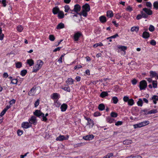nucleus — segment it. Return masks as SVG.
<instances>
[{"mask_svg": "<svg viewBox=\"0 0 158 158\" xmlns=\"http://www.w3.org/2000/svg\"><path fill=\"white\" fill-rule=\"evenodd\" d=\"M140 13L142 15L143 18H147L148 15H151L153 13L152 11L150 9L147 8H143Z\"/></svg>", "mask_w": 158, "mask_h": 158, "instance_id": "nucleus-1", "label": "nucleus"}, {"mask_svg": "<svg viewBox=\"0 0 158 158\" xmlns=\"http://www.w3.org/2000/svg\"><path fill=\"white\" fill-rule=\"evenodd\" d=\"M40 88L39 87H33L28 92V95L33 96L39 94L40 92Z\"/></svg>", "mask_w": 158, "mask_h": 158, "instance_id": "nucleus-2", "label": "nucleus"}, {"mask_svg": "<svg viewBox=\"0 0 158 158\" xmlns=\"http://www.w3.org/2000/svg\"><path fill=\"white\" fill-rule=\"evenodd\" d=\"M44 64L43 62L40 60H38L37 61V64L33 68V72H36L42 67Z\"/></svg>", "mask_w": 158, "mask_h": 158, "instance_id": "nucleus-3", "label": "nucleus"}, {"mask_svg": "<svg viewBox=\"0 0 158 158\" xmlns=\"http://www.w3.org/2000/svg\"><path fill=\"white\" fill-rule=\"evenodd\" d=\"M147 86V83L145 80H143L140 82L139 88L141 90L145 89Z\"/></svg>", "mask_w": 158, "mask_h": 158, "instance_id": "nucleus-4", "label": "nucleus"}, {"mask_svg": "<svg viewBox=\"0 0 158 158\" xmlns=\"http://www.w3.org/2000/svg\"><path fill=\"white\" fill-rule=\"evenodd\" d=\"M69 136L68 135L64 136V135H60L59 136L56 138V139L57 141H63L68 139Z\"/></svg>", "mask_w": 158, "mask_h": 158, "instance_id": "nucleus-5", "label": "nucleus"}, {"mask_svg": "<svg viewBox=\"0 0 158 158\" xmlns=\"http://www.w3.org/2000/svg\"><path fill=\"white\" fill-rule=\"evenodd\" d=\"M29 121L31 125L32 124L34 125L36 124L37 122L36 117L34 116H32L29 120Z\"/></svg>", "mask_w": 158, "mask_h": 158, "instance_id": "nucleus-6", "label": "nucleus"}, {"mask_svg": "<svg viewBox=\"0 0 158 158\" xmlns=\"http://www.w3.org/2000/svg\"><path fill=\"white\" fill-rule=\"evenodd\" d=\"M31 126V125L28 122H23L22 124V127L25 129Z\"/></svg>", "mask_w": 158, "mask_h": 158, "instance_id": "nucleus-7", "label": "nucleus"}, {"mask_svg": "<svg viewBox=\"0 0 158 158\" xmlns=\"http://www.w3.org/2000/svg\"><path fill=\"white\" fill-rule=\"evenodd\" d=\"M81 8V6L79 5L76 4L74 6L73 10L74 12L78 14V12L80 10Z\"/></svg>", "mask_w": 158, "mask_h": 158, "instance_id": "nucleus-8", "label": "nucleus"}, {"mask_svg": "<svg viewBox=\"0 0 158 158\" xmlns=\"http://www.w3.org/2000/svg\"><path fill=\"white\" fill-rule=\"evenodd\" d=\"M34 115L40 118L41 117V116L42 115H43L44 114L41 112L40 110H36L34 112Z\"/></svg>", "mask_w": 158, "mask_h": 158, "instance_id": "nucleus-9", "label": "nucleus"}, {"mask_svg": "<svg viewBox=\"0 0 158 158\" xmlns=\"http://www.w3.org/2000/svg\"><path fill=\"white\" fill-rule=\"evenodd\" d=\"M83 10L86 11H89L90 10V7L89 5L87 3L85 4L82 6Z\"/></svg>", "mask_w": 158, "mask_h": 158, "instance_id": "nucleus-10", "label": "nucleus"}, {"mask_svg": "<svg viewBox=\"0 0 158 158\" xmlns=\"http://www.w3.org/2000/svg\"><path fill=\"white\" fill-rule=\"evenodd\" d=\"M81 35V33L77 32L75 34L74 36V38L75 41H77L78 40L79 38L80 37V36Z\"/></svg>", "mask_w": 158, "mask_h": 158, "instance_id": "nucleus-11", "label": "nucleus"}, {"mask_svg": "<svg viewBox=\"0 0 158 158\" xmlns=\"http://www.w3.org/2000/svg\"><path fill=\"white\" fill-rule=\"evenodd\" d=\"M94 136L93 135H89L84 136L83 138L85 140H91L94 138Z\"/></svg>", "mask_w": 158, "mask_h": 158, "instance_id": "nucleus-12", "label": "nucleus"}, {"mask_svg": "<svg viewBox=\"0 0 158 158\" xmlns=\"http://www.w3.org/2000/svg\"><path fill=\"white\" fill-rule=\"evenodd\" d=\"M60 95L57 93H54L51 96V98L53 99H56L59 98Z\"/></svg>", "mask_w": 158, "mask_h": 158, "instance_id": "nucleus-13", "label": "nucleus"}, {"mask_svg": "<svg viewBox=\"0 0 158 158\" xmlns=\"http://www.w3.org/2000/svg\"><path fill=\"white\" fill-rule=\"evenodd\" d=\"M150 36V34L148 32L144 31L142 34V37L145 39H147Z\"/></svg>", "mask_w": 158, "mask_h": 158, "instance_id": "nucleus-14", "label": "nucleus"}, {"mask_svg": "<svg viewBox=\"0 0 158 158\" xmlns=\"http://www.w3.org/2000/svg\"><path fill=\"white\" fill-rule=\"evenodd\" d=\"M150 76L152 77H156L158 78V74L155 71H151L150 72Z\"/></svg>", "mask_w": 158, "mask_h": 158, "instance_id": "nucleus-15", "label": "nucleus"}, {"mask_svg": "<svg viewBox=\"0 0 158 158\" xmlns=\"http://www.w3.org/2000/svg\"><path fill=\"white\" fill-rule=\"evenodd\" d=\"M67 105L66 104H63L60 106L61 111H65L67 108Z\"/></svg>", "mask_w": 158, "mask_h": 158, "instance_id": "nucleus-16", "label": "nucleus"}, {"mask_svg": "<svg viewBox=\"0 0 158 158\" xmlns=\"http://www.w3.org/2000/svg\"><path fill=\"white\" fill-rule=\"evenodd\" d=\"M151 99L153 100V102L155 104L156 103V101H158V96L157 95H153Z\"/></svg>", "mask_w": 158, "mask_h": 158, "instance_id": "nucleus-17", "label": "nucleus"}, {"mask_svg": "<svg viewBox=\"0 0 158 158\" xmlns=\"http://www.w3.org/2000/svg\"><path fill=\"white\" fill-rule=\"evenodd\" d=\"M100 21L102 23H104L106 21V18L104 16H102L99 18Z\"/></svg>", "mask_w": 158, "mask_h": 158, "instance_id": "nucleus-18", "label": "nucleus"}, {"mask_svg": "<svg viewBox=\"0 0 158 158\" xmlns=\"http://www.w3.org/2000/svg\"><path fill=\"white\" fill-rule=\"evenodd\" d=\"M60 11L59 9L57 7H54L52 9V12L54 15L58 13Z\"/></svg>", "mask_w": 158, "mask_h": 158, "instance_id": "nucleus-19", "label": "nucleus"}, {"mask_svg": "<svg viewBox=\"0 0 158 158\" xmlns=\"http://www.w3.org/2000/svg\"><path fill=\"white\" fill-rule=\"evenodd\" d=\"M58 17L59 19H62L64 17V14L63 11H60L58 13Z\"/></svg>", "mask_w": 158, "mask_h": 158, "instance_id": "nucleus-20", "label": "nucleus"}, {"mask_svg": "<svg viewBox=\"0 0 158 158\" xmlns=\"http://www.w3.org/2000/svg\"><path fill=\"white\" fill-rule=\"evenodd\" d=\"M131 30L132 32L135 31L137 32L139 30V27L138 26L133 27L131 28Z\"/></svg>", "mask_w": 158, "mask_h": 158, "instance_id": "nucleus-21", "label": "nucleus"}, {"mask_svg": "<svg viewBox=\"0 0 158 158\" xmlns=\"http://www.w3.org/2000/svg\"><path fill=\"white\" fill-rule=\"evenodd\" d=\"M66 82V83L69 85H72L73 83V79L71 78H68Z\"/></svg>", "mask_w": 158, "mask_h": 158, "instance_id": "nucleus-22", "label": "nucleus"}, {"mask_svg": "<svg viewBox=\"0 0 158 158\" xmlns=\"http://www.w3.org/2000/svg\"><path fill=\"white\" fill-rule=\"evenodd\" d=\"M64 27V23H60L56 27V29H60L63 28Z\"/></svg>", "mask_w": 158, "mask_h": 158, "instance_id": "nucleus-23", "label": "nucleus"}, {"mask_svg": "<svg viewBox=\"0 0 158 158\" xmlns=\"http://www.w3.org/2000/svg\"><path fill=\"white\" fill-rule=\"evenodd\" d=\"M107 16L109 18H111L113 16V14L112 11L109 10L107 12Z\"/></svg>", "mask_w": 158, "mask_h": 158, "instance_id": "nucleus-24", "label": "nucleus"}, {"mask_svg": "<svg viewBox=\"0 0 158 158\" xmlns=\"http://www.w3.org/2000/svg\"><path fill=\"white\" fill-rule=\"evenodd\" d=\"M132 142L131 140L129 139H127L123 141V144L125 145H128L131 144Z\"/></svg>", "mask_w": 158, "mask_h": 158, "instance_id": "nucleus-25", "label": "nucleus"}, {"mask_svg": "<svg viewBox=\"0 0 158 158\" xmlns=\"http://www.w3.org/2000/svg\"><path fill=\"white\" fill-rule=\"evenodd\" d=\"M73 19L75 20V21L77 23H79L80 21V19L79 18L78 19L77 17V15L75 14L73 16Z\"/></svg>", "mask_w": 158, "mask_h": 158, "instance_id": "nucleus-26", "label": "nucleus"}, {"mask_svg": "<svg viewBox=\"0 0 158 158\" xmlns=\"http://www.w3.org/2000/svg\"><path fill=\"white\" fill-rule=\"evenodd\" d=\"M64 11L65 12H69L71 10V9L68 5H65L64 6Z\"/></svg>", "mask_w": 158, "mask_h": 158, "instance_id": "nucleus-27", "label": "nucleus"}, {"mask_svg": "<svg viewBox=\"0 0 158 158\" xmlns=\"http://www.w3.org/2000/svg\"><path fill=\"white\" fill-rule=\"evenodd\" d=\"M118 48L120 49H121L122 51H125L127 49V47L124 46H120L119 45L117 47Z\"/></svg>", "mask_w": 158, "mask_h": 158, "instance_id": "nucleus-28", "label": "nucleus"}, {"mask_svg": "<svg viewBox=\"0 0 158 158\" xmlns=\"http://www.w3.org/2000/svg\"><path fill=\"white\" fill-rule=\"evenodd\" d=\"M108 95V94L106 92L103 91L102 92L100 95V96L102 98H103Z\"/></svg>", "mask_w": 158, "mask_h": 158, "instance_id": "nucleus-29", "label": "nucleus"}, {"mask_svg": "<svg viewBox=\"0 0 158 158\" xmlns=\"http://www.w3.org/2000/svg\"><path fill=\"white\" fill-rule=\"evenodd\" d=\"M27 63L30 66H32L34 64L33 60L32 59H29L27 60Z\"/></svg>", "mask_w": 158, "mask_h": 158, "instance_id": "nucleus-30", "label": "nucleus"}, {"mask_svg": "<svg viewBox=\"0 0 158 158\" xmlns=\"http://www.w3.org/2000/svg\"><path fill=\"white\" fill-rule=\"evenodd\" d=\"M141 123L142 127L147 126L149 124V122L148 121H145Z\"/></svg>", "mask_w": 158, "mask_h": 158, "instance_id": "nucleus-31", "label": "nucleus"}, {"mask_svg": "<svg viewBox=\"0 0 158 158\" xmlns=\"http://www.w3.org/2000/svg\"><path fill=\"white\" fill-rule=\"evenodd\" d=\"M105 106L103 104H101L98 106V108L100 110H102L105 109Z\"/></svg>", "mask_w": 158, "mask_h": 158, "instance_id": "nucleus-32", "label": "nucleus"}, {"mask_svg": "<svg viewBox=\"0 0 158 158\" xmlns=\"http://www.w3.org/2000/svg\"><path fill=\"white\" fill-rule=\"evenodd\" d=\"M87 11L82 10L81 12V13H78V14L80 15L81 16V15H82L86 17L87 15Z\"/></svg>", "mask_w": 158, "mask_h": 158, "instance_id": "nucleus-33", "label": "nucleus"}, {"mask_svg": "<svg viewBox=\"0 0 158 158\" xmlns=\"http://www.w3.org/2000/svg\"><path fill=\"white\" fill-rule=\"evenodd\" d=\"M154 8L157 10L158 9V2H155L153 3Z\"/></svg>", "mask_w": 158, "mask_h": 158, "instance_id": "nucleus-34", "label": "nucleus"}, {"mask_svg": "<svg viewBox=\"0 0 158 158\" xmlns=\"http://www.w3.org/2000/svg\"><path fill=\"white\" fill-rule=\"evenodd\" d=\"M113 156V153H108L105 156H104L102 158H110Z\"/></svg>", "mask_w": 158, "mask_h": 158, "instance_id": "nucleus-35", "label": "nucleus"}, {"mask_svg": "<svg viewBox=\"0 0 158 158\" xmlns=\"http://www.w3.org/2000/svg\"><path fill=\"white\" fill-rule=\"evenodd\" d=\"M133 127L135 128H140L142 127L141 123L134 125Z\"/></svg>", "mask_w": 158, "mask_h": 158, "instance_id": "nucleus-36", "label": "nucleus"}, {"mask_svg": "<svg viewBox=\"0 0 158 158\" xmlns=\"http://www.w3.org/2000/svg\"><path fill=\"white\" fill-rule=\"evenodd\" d=\"M17 29L19 32H20L23 30V28L21 25H19L17 27Z\"/></svg>", "mask_w": 158, "mask_h": 158, "instance_id": "nucleus-37", "label": "nucleus"}, {"mask_svg": "<svg viewBox=\"0 0 158 158\" xmlns=\"http://www.w3.org/2000/svg\"><path fill=\"white\" fill-rule=\"evenodd\" d=\"M112 100L114 104H116L118 102V99L116 97H114L112 98Z\"/></svg>", "mask_w": 158, "mask_h": 158, "instance_id": "nucleus-38", "label": "nucleus"}, {"mask_svg": "<svg viewBox=\"0 0 158 158\" xmlns=\"http://www.w3.org/2000/svg\"><path fill=\"white\" fill-rule=\"evenodd\" d=\"M127 102L128 105L130 106H132L134 104V100L132 99H129Z\"/></svg>", "mask_w": 158, "mask_h": 158, "instance_id": "nucleus-39", "label": "nucleus"}, {"mask_svg": "<svg viewBox=\"0 0 158 158\" xmlns=\"http://www.w3.org/2000/svg\"><path fill=\"white\" fill-rule=\"evenodd\" d=\"M143 101L142 99L139 98V99L137 104L138 106H142L143 105Z\"/></svg>", "mask_w": 158, "mask_h": 158, "instance_id": "nucleus-40", "label": "nucleus"}, {"mask_svg": "<svg viewBox=\"0 0 158 158\" xmlns=\"http://www.w3.org/2000/svg\"><path fill=\"white\" fill-rule=\"evenodd\" d=\"M15 64L16 67L17 68H19L22 66V63L21 62H16Z\"/></svg>", "mask_w": 158, "mask_h": 158, "instance_id": "nucleus-41", "label": "nucleus"}, {"mask_svg": "<svg viewBox=\"0 0 158 158\" xmlns=\"http://www.w3.org/2000/svg\"><path fill=\"white\" fill-rule=\"evenodd\" d=\"M157 112V111L156 109H153L149 111L148 113V114H155Z\"/></svg>", "mask_w": 158, "mask_h": 158, "instance_id": "nucleus-42", "label": "nucleus"}, {"mask_svg": "<svg viewBox=\"0 0 158 158\" xmlns=\"http://www.w3.org/2000/svg\"><path fill=\"white\" fill-rule=\"evenodd\" d=\"M146 5L147 7L150 8V9L152 8V5L151 3L149 2H147L146 3Z\"/></svg>", "mask_w": 158, "mask_h": 158, "instance_id": "nucleus-43", "label": "nucleus"}, {"mask_svg": "<svg viewBox=\"0 0 158 158\" xmlns=\"http://www.w3.org/2000/svg\"><path fill=\"white\" fill-rule=\"evenodd\" d=\"M61 88L63 89L67 92H69L70 91V89L69 86H67V87H62Z\"/></svg>", "mask_w": 158, "mask_h": 158, "instance_id": "nucleus-44", "label": "nucleus"}, {"mask_svg": "<svg viewBox=\"0 0 158 158\" xmlns=\"http://www.w3.org/2000/svg\"><path fill=\"white\" fill-rule=\"evenodd\" d=\"M27 72L26 70H23L21 71L20 74L22 76H24L26 74Z\"/></svg>", "mask_w": 158, "mask_h": 158, "instance_id": "nucleus-45", "label": "nucleus"}, {"mask_svg": "<svg viewBox=\"0 0 158 158\" xmlns=\"http://www.w3.org/2000/svg\"><path fill=\"white\" fill-rule=\"evenodd\" d=\"M54 105L57 107H59L61 105L60 103L58 101H54Z\"/></svg>", "mask_w": 158, "mask_h": 158, "instance_id": "nucleus-46", "label": "nucleus"}, {"mask_svg": "<svg viewBox=\"0 0 158 158\" xmlns=\"http://www.w3.org/2000/svg\"><path fill=\"white\" fill-rule=\"evenodd\" d=\"M153 87L154 88H156L157 87V83L156 81H153L152 82Z\"/></svg>", "mask_w": 158, "mask_h": 158, "instance_id": "nucleus-47", "label": "nucleus"}, {"mask_svg": "<svg viewBox=\"0 0 158 158\" xmlns=\"http://www.w3.org/2000/svg\"><path fill=\"white\" fill-rule=\"evenodd\" d=\"M49 39L51 41H53L55 40V37L54 35H49Z\"/></svg>", "mask_w": 158, "mask_h": 158, "instance_id": "nucleus-48", "label": "nucleus"}, {"mask_svg": "<svg viewBox=\"0 0 158 158\" xmlns=\"http://www.w3.org/2000/svg\"><path fill=\"white\" fill-rule=\"evenodd\" d=\"M149 30L150 31L152 32L155 30V27L153 25H151L149 28Z\"/></svg>", "mask_w": 158, "mask_h": 158, "instance_id": "nucleus-49", "label": "nucleus"}, {"mask_svg": "<svg viewBox=\"0 0 158 158\" xmlns=\"http://www.w3.org/2000/svg\"><path fill=\"white\" fill-rule=\"evenodd\" d=\"M110 115L112 117L115 118L117 116L118 114L116 113L112 112L110 114Z\"/></svg>", "mask_w": 158, "mask_h": 158, "instance_id": "nucleus-50", "label": "nucleus"}, {"mask_svg": "<svg viewBox=\"0 0 158 158\" xmlns=\"http://www.w3.org/2000/svg\"><path fill=\"white\" fill-rule=\"evenodd\" d=\"M107 121L110 123H111L114 122V119L111 118H108L107 119Z\"/></svg>", "mask_w": 158, "mask_h": 158, "instance_id": "nucleus-51", "label": "nucleus"}, {"mask_svg": "<svg viewBox=\"0 0 158 158\" xmlns=\"http://www.w3.org/2000/svg\"><path fill=\"white\" fill-rule=\"evenodd\" d=\"M118 36V34H116L115 35L112 36L110 37H108L107 38V39H109L115 38L117 37Z\"/></svg>", "mask_w": 158, "mask_h": 158, "instance_id": "nucleus-52", "label": "nucleus"}, {"mask_svg": "<svg viewBox=\"0 0 158 158\" xmlns=\"http://www.w3.org/2000/svg\"><path fill=\"white\" fill-rule=\"evenodd\" d=\"M82 67L81 65H80V64H79V65H76L74 67V69L75 70H78L79 69H80Z\"/></svg>", "mask_w": 158, "mask_h": 158, "instance_id": "nucleus-53", "label": "nucleus"}, {"mask_svg": "<svg viewBox=\"0 0 158 158\" xmlns=\"http://www.w3.org/2000/svg\"><path fill=\"white\" fill-rule=\"evenodd\" d=\"M18 82V80L16 79H12L11 83L14 84H16Z\"/></svg>", "mask_w": 158, "mask_h": 158, "instance_id": "nucleus-54", "label": "nucleus"}, {"mask_svg": "<svg viewBox=\"0 0 158 158\" xmlns=\"http://www.w3.org/2000/svg\"><path fill=\"white\" fill-rule=\"evenodd\" d=\"M150 43L152 45L155 46L156 44V42L154 40H152L150 41Z\"/></svg>", "mask_w": 158, "mask_h": 158, "instance_id": "nucleus-55", "label": "nucleus"}, {"mask_svg": "<svg viewBox=\"0 0 158 158\" xmlns=\"http://www.w3.org/2000/svg\"><path fill=\"white\" fill-rule=\"evenodd\" d=\"M129 99V97L127 96H124L123 98V100L125 102H127Z\"/></svg>", "mask_w": 158, "mask_h": 158, "instance_id": "nucleus-56", "label": "nucleus"}, {"mask_svg": "<svg viewBox=\"0 0 158 158\" xmlns=\"http://www.w3.org/2000/svg\"><path fill=\"white\" fill-rule=\"evenodd\" d=\"M41 117H42V121H44V122H46L47 121V118L46 117V116H44V115H42L41 116Z\"/></svg>", "mask_w": 158, "mask_h": 158, "instance_id": "nucleus-57", "label": "nucleus"}, {"mask_svg": "<svg viewBox=\"0 0 158 158\" xmlns=\"http://www.w3.org/2000/svg\"><path fill=\"white\" fill-rule=\"evenodd\" d=\"M103 45L101 43H98V44H94V48H96L98 46H102Z\"/></svg>", "mask_w": 158, "mask_h": 158, "instance_id": "nucleus-58", "label": "nucleus"}, {"mask_svg": "<svg viewBox=\"0 0 158 158\" xmlns=\"http://www.w3.org/2000/svg\"><path fill=\"white\" fill-rule=\"evenodd\" d=\"M40 103V100L39 99H37V100L35 102L34 105L35 106V107H36Z\"/></svg>", "mask_w": 158, "mask_h": 158, "instance_id": "nucleus-59", "label": "nucleus"}, {"mask_svg": "<svg viewBox=\"0 0 158 158\" xmlns=\"http://www.w3.org/2000/svg\"><path fill=\"white\" fill-rule=\"evenodd\" d=\"M115 17L116 19H119L122 17V16L119 13H118L116 14Z\"/></svg>", "mask_w": 158, "mask_h": 158, "instance_id": "nucleus-60", "label": "nucleus"}, {"mask_svg": "<svg viewBox=\"0 0 158 158\" xmlns=\"http://www.w3.org/2000/svg\"><path fill=\"white\" fill-rule=\"evenodd\" d=\"M122 123L123 122L122 121H118L115 123V125L117 126L120 125L122 124Z\"/></svg>", "mask_w": 158, "mask_h": 158, "instance_id": "nucleus-61", "label": "nucleus"}, {"mask_svg": "<svg viewBox=\"0 0 158 158\" xmlns=\"http://www.w3.org/2000/svg\"><path fill=\"white\" fill-rule=\"evenodd\" d=\"M17 132L18 135L20 136L23 134V131L19 130H18Z\"/></svg>", "mask_w": 158, "mask_h": 158, "instance_id": "nucleus-62", "label": "nucleus"}, {"mask_svg": "<svg viewBox=\"0 0 158 158\" xmlns=\"http://www.w3.org/2000/svg\"><path fill=\"white\" fill-rule=\"evenodd\" d=\"M6 110H5L4 109L1 112L0 114V116H3L6 113Z\"/></svg>", "mask_w": 158, "mask_h": 158, "instance_id": "nucleus-63", "label": "nucleus"}, {"mask_svg": "<svg viewBox=\"0 0 158 158\" xmlns=\"http://www.w3.org/2000/svg\"><path fill=\"white\" fill-rule=\"evenodd\" d=\"M126 10L131 12L133 10V9L130 6H128L126 8Z\"/></svg>", "mask_w": 158, "mask_h": 158, "instance_id": "nucleus-64", "label": "nucleus"}]
</instances>
